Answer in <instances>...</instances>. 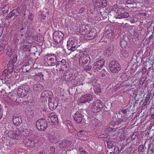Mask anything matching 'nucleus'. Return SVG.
Masks as SVG:
<instances>
[{
    "mask_svg": "<svg viewBox=\"0 0 154 154\" xmlns=\"http://www.w3.org/2000/svg\"><path fill=\"white\" fill-rule=\"evenodd\" d=\"M103 103L101 100H97L92 103L91 109L94 112H97L100 111L103 108Z\"/></svg>",
    "mask_w": 154,
    "mask_h": 154,
    "instance_id": "1",
    "label": "nucleus"
},
{
    "mask_svg": "<svg viewBox=\"0 0 154 154\" xmlns=\"http://www.w3.org/2000/svg\"><path fill=\"white\" fill-rule=\"evenodd\" d=\"M30 91L29 87L28 85H23L18 87L17 90L18 96L23 97L26 96Z\"/></svg>",
    "mask_w": 154,
    "mask_h": 154,
    "instance_id": "2",
    "label": "nucleus"
},
{
    "mask_svg": "<svg viewBox=\"0 0 154 154\" xmlns=\"http://www.w3.org/2000/svg\"><path fill=\"white\" fill-rule=\"evenodd\" d=\"M109 69L112 72L117 73L121 69L120 65L117 61L112 60L109 63Z\"/></svg>",
    "mask_w": 154,
    "mask_h": 154,
    "instance_id": "3",
    "label": "nucleus"
},
{
    "mask_svg": "<svg viewBox=\"0 0 154 154\" xmlns=\"http://www.w3.org/2000/svg\"><path fill=\"white\" fill-rule=\"evenodd\" d=\"M48 123L46 120L43 119H40L36 123L37 129L41 131H44L47 128Z\"/></svg>",
    "mask_w": 154,
    "mask_h": 154,
    "instance_id": "4",
    "label": "nucleus"
},
{
    "mask_svg": "<svg viewBox=\"0 0 154 154\" xmlns=\"http://www.w3.org/2000/svg\"><path fill=\"white\" fill-rule=\"evenodd\" d=\"M33 135L26 136L24 139V143L26 146L33 147L35 145Z\"/></svg>",
    "mask_w": 154,
    "mask_h": 154,
    "instance_id": "5",
    "label": "nucleus"
},
{
    "mask_svg": "<svg viewBox=\"0 0 154 154\" xmlns=\"http://www.w3.org/2000/svg\"><path fill=\"white\" fill-rule=\"evenodd\" d=\"M49 117L51 125L52 126V128H56L58 124V120L56 113L53 112L49 113Z\"/></svg>",
    "mask_w": 154,
    "mask_h": 154,
    "instance_id": "6",
    "label": "nucleus"
},
{
    "mask_svg": "<svg viewBox=\"0 0 154 154\" xmlns=\"http://www.w3.org/2000/svg\"><path fill=\"white\" fill-rule=\"evenodd\" d=\"M105 63V60L103 59L98 60L93 64V69L95 72H100L101 70Z\"/></svg>",
    "mask_w": 154,
    "mask_h": 154,
    "instance_id": "7",
    "label": "nucleus"
},
{
    "mask_svg": "<svg viewBox=\"0 0 154 154\" xmlns=\"http://www.w3.org/2000/svg\"><path fill=\"white\" fill-rule=\"evenodd\" d=\"M64 35L60 31H55L54 32L53 38L54 42L57 43H60Z\"/></svg>",
    "mask_w": 154,
    "mask_h": 154,
    "instance_id": "8",
    "label": "nucleus"
},
{
    "mask_svg": "<svg viewBox=\"0 0 154 154\" xmlns=\"http://www.w3.org/2000/svg\"><path fill=\"white\" fill-rule=\"evenodd\" d=\"M67 49L73 51L76 49V43L75 42V39L69 38L68 39L67 43Z\"/></svg>",
    "mask_w": 154,
    "mask_h": 154,
    "instance_id": "9",
    "label": "nucleus"
},
{
    "mask_svg": "<svg viewBox=\"0 0 154 154\" xmlns=\"http://www.w3.org/2000/svg\"><path fill=\"white\" fill-rule=\"evenodd\" d=\"M67 62L64 59H63L61 61H59L56 65V67L57 70L61 71H66L67 66Z\"/></svg>",
    "mask_w": 154,
    "mask_h": 154,
    "instance_id": "10",
    "label": "nucleus"
},
{
    "mask_svg": "<svg viewBox=\"0 0 154 154\" xmlns=\"http://www.w3.org/2000/svg\"><path fill=\"white\" fill-rule=\"evenodd\" d=\"M90 62V58L89 55H85L83 57H80L79 59V64L84 66L88 62Z\"/></svg>",
    "mask_w": 154,
    "mask_h": 154,
    "instance_id": "11",
    "label": "nucleus"
},
{
    "mask_svg": "<svg viewBox=\"0 0 154 154\" xmlns=\"http://www.w3.org/2000/svg\"><path fill=\"white\" fill-rule=\"evenodd\" d=\"M84 31L85 32L84 37L85 39L87 40H90L94 39L96 36V33L92 30H91L87 33L86 30L85 29H83Z\"/></svg>",
    "mask_w": 154,
    "mask_h": 154,
    "instance_id": "12",
    "label": "nucleus"
},
{
    "mask_svg": "<svg viewBox=\"0 0 154 154\" xmlns=\"http://www.w3.org/2000/svg\"><path fill=\"white\" fill-rule=\"evenodd\" d=\"M117 15L120 16L119 18H127L129 16L128 13L125 11L123 8H119L117 10Z\"/></svg>",
    "mask_w": 154,
    "mask_h": 154,
    "instance_id": "13",
    "label": "nucleus"
},
{
    "mask_svg": "<svg viewBox=\"0 0 154 154\" xmlns=\"http://www.w3.org/2000/svg\"><path fill=\"white\" fill-rule=\"evenodd\" d=\"M92 99V96L91 94H86L81 96L79 100V102L81 103H85L91 101Z\"/></svg>",
    "mask_w": 154,
    "mask_h": 154,
    "instance_id": "14",
    "label": "nucleus"
},
{
    "mask_svg": "<svg viewBox=\"0 0 154 154\" xmlns=\"http://www.w3.org/2000/svg\"><path fill=\"white\" fill-rule=\"evenodd\" d=\"M12 120L14 124L16 126H19L22 123V118L20 116H13Z\"/></svg>",
    "mask_w": 154,
    "mask_h": 154,
    "instance_id": "15",
    "label": "nucleus"
},
{
    "mask_svg": "<svg viewBox=\"0 0 154 154\" xmlns=\"http://www.w3.org/2000/svg\"><path fill=\"white\" fill-rule=\"evenodd\" d=\"M19 9L20 8L19 7H17L16 9L13 10L11 12L10 14H9L7 16V19L11 18L13 16H14L16 17H17L19 14L18 10H19Z\"/></svg>",
    "mask_w": 154,
    "mask_h": 154,
    "instance_id": "16",
    "label": "nucleus"
},
{
    "mask_svg": "<svg viewBox=\"0 0 154 154\" xmlns=\"http://www.w3.org/2000/svg\"><path fill=\"white\" fill-rule=\"evenodd\" d=\"M56 56L53 54H49V66H53L55 64Z\"/></svg>",
    "mask_w": 154,
    "mask_h": 154,
    "instance_id": "17",
    "label": "nucleus"
},
{
    "mask_svg": "<svg viewBox=\"0 0 154 154\" xmlns=\"http://www.w3.org/2000/svg\"><path fill=\"white\" fill-rule=\"evenodd\" d=\"M113 33L112 32H110L108 33L104 34L101 39V40L105 42L110 40L112 38Z\"/></svg>",
    "mask_w": 154,
    "mask_h": 154,
    "instance_id": "18",
    "label": "nucleus"
},
{
    "mask_svg": "<svg viewBox=\"0 0 154 154\" xmlns=\"http://www.w3.org/2000/svg\"><path fill=\"white\" fill-rule=\"evenodd\" d=\"M73 118L74 120L77 123L81 122L82 119V115L79 113H75Z\"/></svg>",
    "mask_w": 154,
    "mask_h": 154,
    "instance_id": "19",
    "label": "nucleus"
},
{
    "mask_svg": "<svg viewBox=\"0 0 154 154\" xmlns=\"http://www.w3.org/2000/svg\"><path fill=\"white\" fill-rule=\"evenodd\" d=\"M6 54L8 57L10 58L13 54L11 47L9 45H7L6 48Z\"/></svg>",
    "mask_w": 154,
    "mask_h": 154,
    "instance_id": "20",
    "label": "nucleus"
},
{
    "mask_svg": "<svg viewBox=\"0 0 154 154\" xmlns=\"http://www.w3.org/2000/svg\"><path fill=\"white\" fill-rule=\"evenodd\" d=\"M113 51V47H112V46L111 47V46H108L106 49V50L105 51V55L106 56V57L109 56L110 55L112 54Z\"/></svg>",
    "mask_w": 154,
    "mask_h": 154,
    "instance_id": "21",
    "label": "nucleus"
},
{
    "mask_svg": "<svg viewBox=\"0 0 154 154\" xmlns=\"http://www.w3.org/2000/svg\"><path fill=\"white\" fill-rule=\"evenodd\" d=\"M54 98H50L49 97V106L50 105H51L52 106V109H54V106H56L57 105V103L54 102ZM49 108L51 110V108H50V106H49Z\"/></svg>",
    "mask_w": 154,
    "mask_h": 154,
    "instance_id": "22",
    "label": "nucleus"
},
{
    "mask_svg": "<svg viewBox=\"0 0 154 154\" xmlns=\"http://www.w3.org/2000/svg\"><path fill=\"white\" fill-rule=\"evenodd\" d=\"M84 131H81L79 132L77 134V135L78 137H80V139L85 140L86 138V137L85 136V134H84Z\"/></svg>",
    "mask_w": 154,
    "mask_h": 154,
    "instance_id": "23",
    "label": "nucleus"
},
{
    "mask_svg": "<svg viewBox=\"0 0 154 154\" xmlns=\"http://www.w3.org/2000/svg\"><path fill=\"white\" fill-rule=\"evenodd\" d=\"M121 53L122 56L124 57H127L129 56V52L126 50H121Z\"/></svg>",
    "mask_w": 154,
    "mask_h": 154,
    "instance_id": "24",
    "label": "nucleus"
},
{
    "mask_svg": "<svg viewBox=\"0 0 154 154\" xmlns=\"http://www.w3.org/2000/svg\"><path fill=\"white\" fill-rule=\"evenodd\" d=\"M92 2L96 6L98 7H101V0H92Z\"/></svg>",
    "mask_w": 154,
    "mask_h": 154,
    "instance_id": "25",
    "label": "nucleus"
},
{
    "mask_svg": "<svg viewBox=\"0 0 154 154\" xmlns=\"http://www.w3.org/2000/svg\"><path fill=\"white\" fill-rule=\"evenodd\" d=\"M34 40L38 42H40L43 41V38L42 36L38 35L35 36L34 38Z\"/></svg>",
    "mask_w": 154,
    "mask_h": 154,
    "instance_id": "26",
    "label": "nucleus"
},
{
    "mask_svg": "<svg viewBox=\"0 0 154 154\" xmlns=\"http://www.w3.org/2000/svg\"><path fill=\"white\" fill-rule=\"evenodd\" d=\"M127 45V42L124 39H122L120 42V46L121 47L123 48H125L126 46Z\"/></svg>",
    "mask_w": 154,
    "mask_h": 154,
    "instance_id": "27",
    "label": "nucleus"
},
{
    "mask_svg": "<svg viewBox=\"0 0 154 154\" xmlns=\"http://www.w3.org/2000/svg\"><path fill=\"white\" fill-rule=\"evenodd\" d=\"M31 48V46L30 45H24L23 46L22 49H23V50L25 49V51H31L30 49Z\"/></svg>",
    "mask_w": 154,
    "mask_h": 154,
    "instance_id": "28",
    "label": "nucleus"
},
{
    "mask_svg": "<svg viewBox=\"0 0 154 154\" xmlns=\"http://www.w3.org/2000/svg\"><path fill=\"white\" fill-rule=\"evenodd\" d=\"M48 54L46 55H45L44 57V59L43 60V63L44 64L45 66H48Z\"/></svg>",
    "mask_w": 154,
    "mask_h": 154,
    "instance_id": "29",
    "label": "nucleus"
},
{
    "mask_svg": "<svg viewBox=\"0 0 154 154\" xmlns=\"http://www.w3.org/2000/svg\"><path fill=\"white\" fill-rule=\"evenodd\" d=\"M9 8L8 6L6 5H5L4 7L2 8V12L3 14H5L7 13L8 12Z\"/></svg>",
    "mask_w": 154,
    "mask_h": 154,
    "instance_id": "30",
    "label": "nucleus"
},
{
    "mask_svg": "<svg viewBox=\"0 0 154 154\" xmlns=\"http://www.w3.org/2000/svg\"><path fill=\"white\" fill-rule=\"evenodd\" d=\"M10 99L13 101H16L17 100V95L15 93L11 95Z\"/></svg>",
    "mask_w": 154,
    "mask_h": 154,
    "instance_id": "31",
    "label": "nucleus"
},
{
    "mask_svg": "<svg viewBox=\"0 0 154 154\" xmlns=\"http://www.w3.org/2000/svg\"><path fill=\"white\" fill-rule=\"evenodd\" d=\"M48 91L47 90L44 91L42 93V96L44 97L47 98L48 97Z\"/></svg>",
    "mask_w": 154,
    "mask_h": 154,
    "instance_id": "32",
    "label": "nucleus"
},
{
    "mask_svg": "<svg viewBox=\"0 0 154 154\" xmlns=\"http://www.w3.org/2000/svg\"><path fill=\"white\" fill-rule=\"evenodd\" d=\"M100 72L101 73V75L103 77L106 76V75H107L108 73L104 69H102Z\"/></svg>",
    "mask_w": 154,
    "mask_h": 154,
    "instance_id": "33",
    "label": "nucleus"
},
{
    "mask_svg": "<svg viewBox=\"0 0 154 154\" xmlns=\"http://www.w3.org/2000/svg\"><path fill=\"white\" fill-rule=\"evenodd\" d=\"M107 146L109 149L113 147V142L111 140H108L107 142Z\"/></svg>",
    "mask_w": 154,
    "mask_h": 154,
    "instance_id": "34",
    "label": "nucleus"
},
{
    "mask_svg": "<svg viewBox=\"0 0 154 154\" xmlns=\"http://www.w3.org/2000/svg\"><path fill=\"white\" fill-rule=\"evenodd\" d=\"M49 139L51 142L52 143H55L56 142L57 140V138L56 137H50Z\"/></svg>",
    "mask_w": 154,
    "mask_h": 154,
    "instance_id": "35",
    "label": "nucleus"
},
{
    "mask_svg": "<svg viewBox=\"0 0 154 154\" xmlns=\"http://www.w3.org/2000/svg\"><path fill=\"white\" fill-rule=\"evenodd\" d=\"M3 106L0 104V120L2 117V116L3 115Z\"/></svg>",
    "mask_w": 154,
    "mask_h": 154,
    "instance_id": "36",
    "label": "nucleus"
},
{
    "mask_svg": "<svg viewBox=\"0 0 154 154\" xmlns=\"http://www.w3.org/2000/svg\"><path fill=\"white\" fill-rule=\"evenodd\" d=\"M144 150L143 146L142 144L140 145L138 148V151L140 152H143Z\"/></svg>",
    "mask_w": 154,
    "mask_h": 154,
    "instance_id": "37",
    "label": "nucleus"
},
{
    "mask_svg": "<svg viewBox=\"0 0 154 154\" xmlns=\"http://www.w3.org/2000/svg\"><path fill=\"white\" fill-rule=\"evenodd\" d=\"M28 19L30 21H32L33 19V16L32 13L29 12L28 17Z\"/></svg>",
    "mask_w": 154,
    "mask_h": 154,
    "instance_id": "38",
    "label": "nucleus"
},
{
    "mask_svg": "<svg viewBox=\"0 0 154 154\" xmlns=\"http://www.w3.org/2000/svg\"><path fill=\"white\" fill-rule=\"evenodd\" d=\"M42 85L40 84H36L35 85H34V88H37V89H36V90H39V88H41L42 87ZM40 89L41 88H40Z\"/></svg>",
    "mask_w": 154,
    "mask_h": 154,
    "instance_id": "39",
    "label": "nucleus"
},
{
    "mask_svg": "<svg viewBox=\"0 0 154 154\" xmlns=\"http://www.w3.org/2000/svg\"><path fill=\"white\" fill-rule=\"evenodd\" d=\"M107 5V1L106 0H102L101 1V7L103 5L106 7Z\"/></svg>",
    "mask_w": 154,
    "mask_h": 154,
    "instance_id": "40",
    "label": "nucleus"
},
{
    "mask_svg": "<svg viewBox=\"0 0 154 154\" xmlns=\"http://www.w3.org/2000/svg\"><path fill=\"white\" fill-rule=\"evenodd\" d=\"M55 150L54 147H53V146L51 147L50 149V154H54Z\"/></svg>",
    "mask_w": 154,
    "mask_h": 154,
    "instance_id": "41",
    "label": "nucleus"
},
{
    "mask_svg": "<svg viewBox=\"0 0 154 154\" xmlns=\"http://www.w3.org/2000/svg\"><path fill=\"white\" fill-rule=\"evenodd\" d=\"M5 46L4 45H0V54L1 55L3 52L5 48Z\"/></svg>",
    "mask_w": 154,
    "mask_h": 154,
    "instance_id": "42",
    "label": "nucleus"
},
{
    "mask_svg": "<svg viewBox=\"0 0 154 154\" xmlns=\"http://www.w3.org/2000/svg\"><path fill=\"white\" fill-rule=\"evenodd\" d=\"M17 60V55L15 54V56L14 57V58L12 60H10L14 64L16 62Z\"/></svg>",
    "mask_w": 154,
    "mask_h": 154,
    "instance_id": "43",
    "label": "nucleus"
},
{
    "mask_svg": "<svg viewBox=\"0 0 154 154\" xmlns=\"http://www.w3.org/2000/svg\"><path fill=\"white\" fill-rule=\"evenodd\" d=\"M35 76V77H38L40 79H41V77H42L43 76V75L41 74V73H38L36 74Z\"/></svg>",
    "mask_w": 154,
    "mask_h": 154,
    "instance_id": "44",
    "label": "nucleus"
},
{
    "mask_svg": "<svg viewBox=\"0 0 154 154\" xmlns=\"http://www.w3.org/2000/svg\"><path fill=\"white\" fill-rule=\"evenodd\" d=\"M91 66H87L86 67L84 68V70L87 71H89V70L91 69Z\"/></svg>",
    "mask_w": 154,
    "mask_h": 154,
    "instance_id": "45",
    "label": "nucleus"
},
{
    "mask_svg": "<svg viewBox=\"0 0 154 154\" xmlns=\"http://www.w3.org/2000/svg\"><path fill=\"white\" fill-rule=\"evenodd\" d=\"M116 124L115 122H112L110 123L109 124V126L111 127V128L114 127L116 125Z\"/></svg>",
    "mask_w": 154,
    "mask_h": 154,
    "instance_id": "46",
    "label": "nucleus"
},
{
    "mask_svg": "<svg viewBox=\"0 0 154 154\" xmlns=\"http://www.w3.org/2000/svg\"><path fill=\"white\" fill-rule=\"evenodd\" d=\"M8 72L10 73H11L14 70V66H8Z\"/></svg>",
    "mask_w": 154,
    "mask_h": 154,
    "instance_id": "47",
    "label": "nucleus"
},
{
    "mask_svg": "<svg viewBox=\"0 0 154 154\" xmlns=\"http://www.w3.org/2000/svg\"><path fill=\"white\" fill-rule=\"evenodd\" d=\"M20 132H19V133L18 134L16 133H14V134H15V136H14L13 137L15 139H17L18 138H19V136H20Z\"/></svg>",
    "mask_w": 154,
    "mask_h": 154,
    "instance_id": "48",
    "label": "nucleus"
},
{
    "mask_svg": "<svg viewBox=\"0 0 154 154\" xmlns=\"http://www.w3.org/2000/svg\"><path fill=\"white\" fill-rule=\"evenodd\" d=\"M134 3V0H127L126 2V3L128 4H133Z\"/></svg>",
    "mask_w": 154,
    "mask_h": 154,
    "instance_id": "49",
    "label": "nucleus"
},
{
    "mask_svg": "<svg viewBox=\"0 0 154 154\" xmlns=\"http://www.w3.org/2000/svg\"><path fill=\"white\" fill-rule=\"evenodd\" d=\"M107 131L108 133H110L111 131H113V129L111 127H109L107 128Z\"/></svg>",
    "mask_w": 154,
    "mask_h": 154,
    "instance_id": "50",
    "label": "nucleus"
},
{
    "mask_svg": "<svg viewBox=\"0 0 154 154\" xmlns=\"http://www.w3.org/2000/svg\"><path fill=\"white\" fill-rule=\"evenodd\" d=\"M85 9L83 7H81L80 9H79V11H77V12H78L79 13H82L84 12Z\"/></svg>",
    "mask_w": 154,
    "mask_h": 154,
    "instance_id": "51",
    "label": "nucleus"
},
{
    "mask_svg": "<svg viewBox=\"0 0 154 154\" xmlns=\"http://www.w3.org/2000/svg\"><path fill=\"white\" fill-rule=\"evenodd\" d=\"M14 63L12 62L10 60L8 64V66H14Z\"/></svg>",
    "mask_w": 154,
    "mask_h": 154,
    "instance_id": "52",
    "label": "nucleus"
},
{
    "mask_svg": "<svg viewBox=\"0 0 154 154\" xmlns=\"http://www.w3.org/2000/svg\"><path fill=\"white\" fill-rule=\"evenodd\" d=\"M69 75H70V72H69V71H66L64 73L63 77H64Z\"/></svg>",
    "mask_w": 154,
    "mask_h": 154,
    "instance_id": "53",
    "label": "nucleus"
},
{
    "mask_svg": "<svg viewBox=\"0 0 154 154\" xmlns=\"http://www.w3.org/2000/svg\"><path fill=\"white\" fill-rule=\"evenodd\" d=\"M146 69L145 67H143L142 69V73L143 74H145L146 72Z\"/></svg>",
    "mask_w": 154,
    "mask_h": 154,
    "instance_id": "54",
    "label": "nucleus"
},
{
    "mask_svg": "<svg viewBox=\"0 0 154 154\" xmlns=\"http://www.w3.org/2000/svg\"><path fill=\"white\" fill-rule=\"evenodd\" d=\"M8 70L6 69L3 71L2 74L3 75H7L8 74Z\"/></svg>",
    "mask_w": 154,
    "mask_h": 154,
    "instance_id": "55",
    "label": "nucleus"
},
{
    "mask_svg": "<svg viewBox=\"0 0 154 154\" xmlns=\"http://www.w3.org/2000/svg\"><path fill=\"white\" fill-rule=\"evenodd\" d=\"M46 17V16H45L44 15L41 14V15H39L38 18L39 17H41L42 19L44 20L45 18Z\"/></svg>",
    "mask_w": 154,
    "mask_h": 154,
    "instance_id": "56",
    "label": "nucleus"
},
{
    "mask_svg": "<svg viewBox=\"0 0 154 154\" xmlns=\"http://www.w3.org/2000/svg\"><path fill=\"white\" fill-rule=\"evenodd\" d=\"M64 143H69L68 145H67V144L66 145V146H69L70 145L71 142H70L69 141V140H66L64 141Z\"/></svg>",
    "mask_w": 154,
    "mask_h": 154,
    "instance_id": "57",
    "label": "nucleus"
},
{
    "mask_svg": "<svg viewBox=\"0 0 154 154\" xmlns=\"http://www.w3.org/2000/svg\"><path fill=\"white\" fill-rule=\"evenodd\" d=\"M136 136H137V134L134 135V134L133 135H132L131 137V140H134V139L135 138Z\"/></svg>",
    "mask_w": 154,
    "mask_h": 154,
    "instance_id": "58",
    "label": "nucleus"
},
{
    "mask_svg": "<svg viewBox=\"0 0 154 154\" xmlns=\"http://www.w3.org/2000/svg\"><path fill=\"white\" fill-rule=\"evenodd\" d=\"M121 112L123 114H125L127 112V110L126 109H125L124 110L122 109L121 110Z\"/></svg>",
    "mask_w": 154,
    "mask_h": 154,
    "instance_id": "59",
    "label": "nucleus"
},
{
    "mask_svg": "<svg viewBox=\"0 0 154 154\" xmlns=\"http://www.w3.org/2000/svg\"><path fill=\"white\" fill-rule=\"evenodd\" d=\"M79 151L80 152V153H81L82 151H83V148L82 147H80L79 148Z\"/></svg>",
    "mask_w": 154,
    "mask_h": 154,
    "instance_id": "60",
    "label": "nucleus"
},
{
    "mask_svg": "<svg viewBox=\"0 0 154 154\" xmlns=\"http://www.w3.org/2000/svg\"><path fill=\"white\" fill-rule=\"evenodd\" d=\"M14 76L15 78H16L17 76H19V75L17 72H16L14 74Z\"/></svg>",
    "mask_w": 154,
    "mask_h": 154,
    "instance_id": "61",
    "label": "nucleus"
},
{
    "mask_svg": "<svg viewBox=\"0 0 154 154\" xmlns=\"http://www.w3.org/2000/svg\"><path fill=\"white\" fill-rule=\"evenodd\" d=\"M81 154H88V153L86 151L84 150L83 151H82V152Z\"/></svg>",
    "mask_w": 154,
    "mask_h": 154,
    "instance_id": "62",
    "label": "nucleus"
},
{
    "mask_svg": "<svg viewBox=\"0 0 154 154\" xmlns=\"http://www.w3.org/2000/svg\"><path fill=\"white\" fill-rule=\"evenodd\" d=\"M28 23L27 22L25 23H24L23 26V27H25V28L27 26V24Z\"/></svg>",
    "mask_w": 154,
    "mask_h": 154,
    "instance_id": "63",
    "label": "nucleus"
},
{
    "mask_svg": "<svg viewBox=\"0 0 154 154\" xmlns=\"http://www.w3.org/2000/svg\"><path fill=\"white\" fill-rule=\"evenodd\" d=\"M151 117L152 119H154V113H152L151 115Z\"/></svg>",
    "mask_w": 154,
    "mask_h": 154,
    "instance_id": "64",
    "label": "nucleus"
}]
</instances>
